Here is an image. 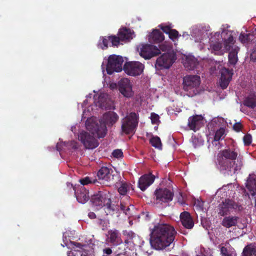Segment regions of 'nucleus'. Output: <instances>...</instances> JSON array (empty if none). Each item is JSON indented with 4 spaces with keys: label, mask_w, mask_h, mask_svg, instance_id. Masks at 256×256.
<instances>
[{
    "label": "nucleus",
    "mask_w": 256,
    "mask_h": 256,
    "mask_svg": "<svg viewBox=\"0 0 256 256\" xmlns=\"http://www.w3.org/2000/svg\"><path fill=\"white\" fill-rule=\"evenodd\" d=\"M124 234L127 236L128 239L126 240L124 242L127 244L129 242V240H132L135 236V234L132 231H124Z\"/></svg>",
    "instance_id": "37998d69"
},
{
    "label": "nucleus",
    "mask_w": 256,
    "mask_h": 256,
    "mask_svg": "<svg viewBox=\"0 0 256 256\" xmlns=\"http://www.w3.org/2000/svg\"><path fill=\"white\" fill-rule=\"evenodd\" d=\"M184 64V67L188 70H194L198 64L197 59L193 56H188L186 58Z\"/></svg>",
    "instance_id": "393cba45"
},
{
    "label": "nucleus",
    "mask_w": 256,
    "mask_h": 256,
    "mask_svg": "<svg viewBox=\"0 0 256 256\" xmlns=\"http://www.w3.org/2000/svg\"><path fill=\"white\" fill-rule=\"evenodd\" d=\"M160 54V50L156 46L150 44H145L142 46L140 56L146 60H149Z\"/></svg>",
    "instance_id": "ddd939ff"
},
{
    "label": "nucleus",
    "mask_w": 256,
    "mask_h": 256,
    "mask_svg": "<svg viewBox=\"0 0 256 256\" xmlns=\"http://www.w3.org/2000/svg\"><path fill=\"white\" fill-rule=\"evenodd\" d=\"M88 216L90 219H94L96 218V215L94 212H90L88 214Z\"/></svg>",
    "instance_id": "6e6d98bb"
},
{
    "label": "nucleus",
    "mask_w": 256,
    "mask_h": 256,
    "mask_svg": "<svg viewBox=\"0 0 256 256\" xmlns=\"http://www.w3.org/2000/svg\"><path fill=\"white\" fill-rule=\"evenodd\" d=\"M113 170L111 168L107 166H102L98 172V182L106 186H110L114 182Z\"/></svg>",
    "instance_id": "0eeeda50"
},
{
    "label": "nucleus",
    "mask_w": 256,
    "mask_h": 256,
    "mask_svg": "<svg viewBox=\"0 0 256 256\" xmlns=\"http://www.w3.org/2000/svg\"><path fill=\"white\" fill-rule=\"evenodd\" d=\"M155 178V176L150 172L142 175L138 180V188L142 191H144L154 182Z\"/></svg>",
    "instance_id": "f3484780"
},
{
    "label": "nucleus",
    "mask_w": 256,
    "mask_h": 256,
    "mask_svg": "<svg viewBox=\"0 0 256 256\" xmlns=\"http://www.w3.org/2000/svg\"><path fill=\"white\" fill-rule=\"evenodd\" d=\"M238 219V217L236 216H226L222 219L221 224L226 228H230L236 226Z\"/></svg>",
    "instance_id": "4be33fe9"
},
{
    "label": "nucleus",
    "mask_w": 256,
    "mask_h": 256,
    "mask_svg": "<svg viewBox=\"0 0 256 256\" xmlns=\"http://www.w3.org/2000/svg\"><path fill=\"white\" fill-rule=\"evenodd\" d=\"M203 117L201 115H194L188 119V126L190 130L194 132L203 126Z\"/></svg>",
    "instance_id": "a211bd4d"
},
{
    "label": "nucleus",
    "mask_w": 256,
    "mask_h": 256,
    "mask_svg": "<svg viewBox=\"0 0 256 256\" xmlns=\"http://www.w3.org/2000/svg\"><path fill=\"white\" fill-rule=\"evenodd\" d=\"M88 254L86 252L80 250H73L68 252V256H87Z\"/></svg>",
    "instance_id": "58836bf2"
},
{
    "label": "nucleus",
    "mask_w": 256,
    "mask_h": 256,
    "mask_svg": "<svg viewBox=\"0 0 256 256\" xmlns=\"http://www.w3.org/2000/svg\"><path fill=\"white\" fill-rule=\"evenodd\" d=\"M109 41L110 40H108V36L107 38L102 37L99 41L98 46L103 50L106 49L108 48Z\"/></svg>",
    "instance_id": "c9c22d12"
},
{
    "label": "nucleus",
    "mask_w": 256,
    "mask_h": 256,
    "mask_svg": "<svg viewBox=\"0 0 256 256\" xmlns=\"http://www.w3.org/2000/svg\"><path fill=\"white\" fill-rule=\"evenodd\" d=\"M56 148H57V150H59V149L58 148V145L56 146Z\"/></svg>",
    "instance_id": "e2e57ef3"
},
{
    "label": "nucleus",
    "mask_w": 256,
    "mask_h": 256,
    "mask_svg": "<svg viewBox=\"0 0 256 256\" xmlns=\"http://www.w3.org/2000/svg\"><path fill=\"white\" fill-rule=\"evenodd\" d=\"M242 128V125L240 122H236L233 126V128L236 132H240Z\"/></svg>",
    "instance_id": "3c124183"
},
{
    "label": "nucleus",
    "mask_w": 256,
    "mask_h": 256,
    "mask_svg": "<svg viewBox=\"0 0 256 256\" xmlns=\"http://www.w3.org/2000/svg\"><path fill=\"white\" fill-rule=\"evenodd\" d=\"M150 142L152 146L158 149H162V144L160 138L158 136H152L150 140Z\"/></svg>",
    "instance_id": "2f4dec72"
},
{
    "label": "nucleus",
    "mask_w": 256,
    "mask_h": 256,
    "mask_svg": "<svg viewBox=\"0 0 256 256\" xmlns=\"http://www.w3.org/2000/svg\"><path fill=\"white\" fill-rule=\"evenodd\" d=\"M150 119H151L152 123V124H157L158 123V122H160L159 116L158 114H155L154 112H152L151 114Z\"/></svg>",
    "instance_id": "a18cd8bd"
},
{
    "label": "nucleus",
    "mask_w": 256,
    "mask_h": 256,
    "mask_svg": "<svg viewBox=\"0 0 256 256\" xmlns=\"http://www.w3.org/2000/svg\"><path fill=\"white\" fill-rule=\"evenodd\" d=\"M90 202L94 206L100 208L105 206L106 214H113L114 212V205H112L110 194L109 192L100 191L92 196Z\"/></svg>",
    "instance_id": "20e7f679"
},
{
    "label": "nucleus",
    "mask_w": 256,
    "mask_h": 256,
    "mask_svg": "<svg viewBox=\"0 0 256 256\" xmlns=\"http://www.w3.org/2000/svg\"><path fill=\"white\" fill-rule=\"evenodd\" d=\"M247 188L252 195L256 194V176H250L246 184Z\"/></svg>",
    "instance_id": "b1692460"
},
{
    "label": "nucleus",
    "mask_w": 256,
    "mask_h": 256,
    "mask_svg": "<svg viewBox=\"0 0 256 256\" xmlns=\"http://www.w3.org/2000/svg\"><path fill=\"white\" fill-rule=\"evenodd\" d=\"M72 148L74 150L77 149L78 148V144H77L76 142H73Z\"/></svg>",
    "instance_id": "4d7b16f0"
},
{
    "label": "nucleus",
    "mask_w": 256,
    "mask_h": 256,
    "mask_svg": "<svg viewBox=\"0 0 256 256\" xmlns=\"http://www.w3.org/2000/svg\"><path fill=\"white\" fill-rule=\"evenodd\" d=\"M150 230V244L156 250H163L170 246L177 234L173 226L160 220H156Z\"/></svg>",
    "instance_id": "f257e3e1"
},
{
    "label": "nucleus",
    "mask_w": 256,
    "mask_h": 256,
    "mask_svg": "<svg viewBox=\"0 0 256 256\" xmlns=\"http://www.w3.org/2000/svg\"><path fill=\"white\" fill-rule=\"evenodd\" d=\"M75 196L78 202L81 204H85L90 199L88 190L84 186H79L74 190Z\"/></svg>",
    "instance_id": "6ab92c4d"
},
{
    "label": "nucleus",
    "mask_w": 256,
    "mask_h": 256,
    "mask_svg": "<svg viewBox=\"0 0 256 256\" xmlns=\"http://www.w3.org/2000/svg\"><path fill=\"white\" fill-rule=\"evenodd\" d=\"M168 34L170 38L172 41H175L178 36H180L178 31L175 29H172Z\"/></svg>",
    "instance_id": "a19ab883"
},
{
    "label": "nucleus",
    "mask_w": 256,
    "mask_h": 256,
    "mask_svg": "<svg viewBox=\"0 0 256 256\" xmlns=\"http://www.w3.org/2000/svg\"><path fill=\"white\" fill-rule=\"evenodd\" d=\"M108 40H110V42L112 43V46H118L119 45L120 42L121 40V39L120 38L119 36H109Z\"/></svg>",
    "instance_id": "e433bc0d"
},
{
    "label": "nucleus",
    "mask_w": 256,
    "mask_h": 256,
    "mask_svg": "<svg viewBox=\"0 0 256 256\" xmlns=\"http://www.w3.org/2000/svg\"><path fill=\"white\" fill-rule=\"evenodd\" d=\"M154 195L156 198V202L162 204L168 203L172 201L174 194L170 190L164 188H160L156 190Z\"/></svg>",
    "instance_id": "f8f14e48"
},
{
    "label": "nucleus",
    "mask_w": 256,
    "mask_h": 256,
    "mask_svg": "<svg viewBox=\"0 0 256 256\" xmlns=\"http://www.w3.org/2000/svg\"><path fill=\"white\" fill-rule=\"evenodd\" d=\"M176 59V56L174 53H164L157 58L156 66L160 69L168 68L174 62Z\"/></svg>",
    "instance_id": "9b49d317"
},
{
    "label": "nucleus",
    "mask_w": 256,
    "mask_h": 256,
    "mask_svg": "<svg viewBox=\"0 0 256 256\" xmlns=\"http://www.w3.org/2000/svg\"><path fill=\"white\" fill-rule=\"evenodd\" d=\"M160 28L166 34H168L170 30H172V26L170 25L163 26L160 24L159 26Z\"/></svg>",
    "instance_id": "49530a36"
},
{
    "label": "nucleus",
    "mask_w": 256,
    "mask_h": 256,
    "mask_svg": "<svg viewBox=\"0 0 256 256\" xmlns=\"http://www.w3.org/2000/svg\"><path fill=\"white\" fill-rule=\"evenodd\" d=\"M122 132L126 134L135 133L139 122L138 114L130 112L122 120Z\"/></svg>",
    "instance_id": "39448f33"
},
{
    "label": "nucleus",
    "mask_w": 256,
    "mask_h": 256,
    "mask_svg": "<svg viewBox=\"0 0 256 256\" xmlns=\"http://www.w3.org/2000/svg\"><path fill=\"white\" fill-rule=\"evenodd\" d=\"M124 60L122 56L112 55L109 56L106 65V72L108 74H112L114 72H120L122 70V65Z\"/></svg>",
    "instance_id": "6e6552de"
},
{
    "label": "nucleus",
    "mask_w": 256,
    "mask_h": 256,
    "mask_svg": "<svg viewBox=\"0 0 256 256\" xmlns=\"http://www.w3.org/2000/svg\"><path fill=\"white\" fill-rule=\"evenodd\" d=\"M126 245H124V246H120V247H118V249L119 250H122L121 252H120L118 255V256H120V255H121V254H123L125 256H128L129 254H128V251L126 250Z\"/></svg>",
    "instance_id": "8fccbe9b"
},
{
    "label": "nucleus",
    "mask_w": 256,
    "mask_h": 256,
    "mask_svg": "<svg viewBox=\"0 0 256 256\" xmlns=\"http://www.w3.org/2000/svg\"><path fill=\"white\" fill-rule=\"evenodd\" d=\"M134 32L126 28H120L118 32V36L121 39V41L125 40H130L132 38V35Z\"/></svg>",
    "instance_id": "5701e85b"
},
{
    "label": "nucleus",
    "mask_w": 256,
    "mask_h": 256,
    "mask_svg": "<svg viewBox=\"0 0 256 256\" xmlns=\"http://www.w3.org/2000/svg\"><path fill=\"white\" fill-rule=\"evenodd\" d=\"M100 97H101V96H99V99H100Z\"/></svg>",
    "instance_id": "0e129e2a"
},
{
    "label": "nucleus",
    "mask_w": 256,
    "mask_h": 256,
    "mask_svg": "<svg viewBox=\"0 0 256 256\" xmlns=\"http://www.w3.org/2000/svg\"><path fill=\"white\" fill-rule=\"evenodd\" d=\"M160 50H162L163 52L166 51L169 48L166 45H160Z\"/></svg>",
    "instance_id": "5fc2aeb1"
},
{
    "label": "nucleus",
    "mask_w": 256,
    "mask_h": 256,
    "mask_svg": "<svg viewBox=\"0 0 256 256\" xmlns=\"http://www.w3.org/2000/svg\"><path fill=\"white\" fill-rule=\"evenodd\" d=\"M106 242L113 246L121 244L122 240L121 238L120 233L116 229L108 230L106 234Z\"/></svg>",
    "instance_id": "2eb2a0df"
},
{
    "label": "nucleus",
    "mask_w": 256,
    "mask_h": 256,
    "mask_svg": "<svg viewBox=\"0 0 256 256\" xmlns=\"http://www.w3.org/2000/svg\"><path fill=\"white\" fill-rule=\"evenodd\" d=\"M224 48L226 50L230 51L234 44V40L232 36L230 34L227 38H224Z\"/></svg>",
    "instance_id": "c756f323"
},
{
    "label": "nucleus",
    "mask_w": 256,
    "mask_h": 256,
    "mask_svg": "<svg viewBox=\"0 0 256 256\" xmlns=\"http://www.w3.org/2000/svg\"><path fill=\"white\" fill-rule=\"evenodd\" d=\"M225 133V129L224 128H220L218 130L214 136V142L219 141L222 137L224 135Z\"/></svg>",
    "instance_id": "f704fd0d"
},
{
    "label": "nucleus",
    "mask_w": 256,
    "mask_h": 256,
    "mask_svg": "<svg viewBox=\"0 0 256 256\" xmlns=\"http://www.w3.org/2000/svg\"><path fill=\"white\" fill-rule=\"evenodd\" d=\"M221 76L228 78H232L233 74L232 70H230L228 68H224L221 70Z\"/></svg>",
    "instance_id": "4c0bfd02"
},
{
    "label": "nucleus",
    "mask_w": 256,
    "mask_h": 256,
    "mask_svg": "<svg viewBox=\"0 0 256 256\" xmlns=\"http://www.w3.org/2000/svg\"><path fill=\"white\" fill-rule=\"evenodd\" d=\"M252 59H254V61H256V46L254 48V51L251 54Z\"/></svg>",
    "instance_id": "864d4df0"
},
{
    "label": "nucleus",
    "mask_w": 256,
    "mask_h": 256,
    "mask_svg": "<svg viewBox=\"0 0 256 256\" xmlns=\"http://www.w3.org/2000/svg\"><path fill=\"white\" fill-rule=\"evenodd\" d=\"M79 182L82 185V186H84L88 185V184H96L98 182V180L96 178H92L86 176L83 178L80 179Z\"/></svg>",
    "instance_id": "473e14b6"
},
{
    "label": "nucleus",
    "mask_w": 256,
    "mask_h": 256,
    "mask_svg": "<svg viewBox=\"0 0 256 256\" xmlns=\"http://www.w3.org/2000/svg\"><path fill=\"white\" fill-rule=\"evenodd\" d=\"M242 209V207L240 204L232 199L226 198L219 204L218 214L224 216L230 214L233 210L240 211Z\"/></svg>",
    "instance_id": "423d86ee"
},
{
    "label": "nucleus",
    "mask_w": 256,
    "mask_h": 256,
    "mask_svg": "<svg viewBox=\"0 0 256 256\" xmlns=\"http://www.w3.org/2000/svg\"><path fill=\"white\" fill-rule=\"evenodd\" d=\"M92 134L86 132H82L78 135L79 140L84 144L86 149H94L98 146V140L94 138V135L97 136L96 134Z\"/></svg>",
    "instance_id": "1a4fd4ad"
},
{
    "label": "nucleus",
    "mask_w": 256,
    "mask_h": 256,
    "mask_svg": "<svg viewBox=\"0 0 256 256\" xmlns=\"http://www.w3.org/2000/svg\"><path fill=\"white\" fill-rule=\"evenodd\" d=\"M130 205V203L129 202H124V200H121L120 204V208L123 211V212L126 214H129V211L130 208H129V206Z\"/></svg>",
    "instance_id": "72a5a7b5"
},
{
    "label": "nucleus",
    "mask_w": 256,
    "mask_h": 256,
    "mask_svg": "<svg viewBox=\"0 0 256 256\" xmlns=\"http://www.w3.org/2000/svg\"><path fill=\"white\" fill-rule=\"evenodd\" d=\"M178 202L181 205H183L184 204L182 198V200L179 199L178 200Z\"/></svg>",
    "instance_id": "bf43d9fd"
},
{
    "label": "nucleus",
    "mask_w": 256,
    "mask_h": 256,
    "mask_svg": "<svg viewBox=\"0 0 256 256\" xmlns=\"http://www.w3.org/2000/svg\"><path fill=\"white\" fill-rule=\"evenodd\" d=\"M112 154L114 157L116 158H120L123 156V153L120 150H115L113 151Z\"/></svg>",
    "instance_id": "09e8293b"
},
{
    "label": "nucleus",
    "mask_w": 256,
    "mask_h": 256,
    "mask_svg": "<svg viewBox=\"0 0 256 256\" xmlns=\"http://www.w3.org/2000/svg\"><path fill=\"white\" fill-rule=\"evenodd\" d=\"M243 156L235 148H228L220 151L217 156V162L223 170L236 173L243 166Z\"/></svg>",
    "instance_id": "f03ea898"
},
{
    "label": "nucleus",
    "mask_w": 256,
    "mask_h": 256,
    "mask_svg": "<svg viewBox=\"0 0 256 256\" xmlns=\"http://www.w3.org/2000/svg\"><path fill=\"white\" fill-rule=\"evenodd\" d=\"M118 90L124 96L130 98L132 96V86L130 80L127 78H123L118 82Z\"/></svg>",
    "instance_id": "dca6fc26"
},
{
    "label": "nucleus",
    "mask_w": 256,
    "mask_h": 256,
    "mask_svg": "<svg viewBox=\"0 0 256 256\" xmlns=\"http://www.w3.org/2000/svg\"><path fill=\"white\" fill-rule=\"evenodd\" d=\"M232 78H224V76H220V86L222 89H226L229 84Z\"/></svg>",
    "instance_id": "ea45409f"
},
{
    "label": "nucleus",
    "mask_w": 256,
    "mask_h": 256,
    "mask_svg": "<svg viewBox=\"0 0 256 256\" xmlns=\"http://www.w3.org/2000/svg\"><path fill=\"white\" fill-rule=\"evenodd\" d=\"M220 252L222 256H232V252L225 246H222L220 248Z\"/></svg>",
    "instance_id": "c03bdc74"
},
{
    "label": "nucleus",
    "mask_w": 256,
    "mask_h": 256,
    "mask_svg": "<svg viewBox=\"0 0 256 256\" xmlns=\"http://www.w3.org/2000/svg\"><path fill=\"white\" fill-rule=\"evenodd\" d=\"M112 254V250L110 248L103 249V256H108Z\"/></svg>",
    "instance_id": "603ef678"
},
{
    "label": "nucleus",
    "mask_w": 256,
    "mask_h": 256,
    "mask_svg": "<svg viewBox=\"0 0 256 256\" xmlns=\"http://www.w3.org/2000/svg\"><path fill=\"white\" fill-rule=\"evenodd\" d=\"M255 38V36L250 33H241L239 36V40L242 44L253 42Z\"/></svg>",
    "instance_id": "cd10ccee"
},
{
    "label": "nucleus",
    "mask_w": 256,
    "mask_h": 256,
    "mask_svg": "<svg viewBox=\"0 0 256 256\" xmlns=\"http://www.w3.org/2000/svg\"><path fill=\"white\" fill-rule=\"evenodd\" d=\"M252 136L249 134H246L243 138L244 142L246 146H249L252 142Z\"/></svg>",
    "instance_id": "de8ad7c7"
},
{
    "label": "nucleus",
    "mask_w": 256,
    "mask_h": 256,
    "mask_svg": "<svg viewBox=\"0 0 256 256\" xmlns=\"http://www.w3.org/2000/svg\"><path fill=\"white\" fill-rule=\"evenodd\" d=\"M238 48H232L228 54V62L230 64L235 65L238 62Z\"/></svg>",
    "instance_id": "c85d7f7f"
},
{
    "label": "nucleus",
    "mask_w": 256,
    "mask_h": 256,
    "mask_svg": "<svg viewBox=\"0 0 256 256\" xmlns=\"http://www.w3.org/2000/svg\"><path fill=\"white\" fill-rule=\"evenodd\" d=\"M126 199L127 200H129V198H130V196H126Z\"/></svg>",
    "instance_id": "680f3d73"
},
{
    "label": "nucleus",
    "mask_w": 256,
    "mask_h": 256,
    "mask_svg": "<svg viewBox=\"0 0 256 256\" xmlns=\"http://www.w3.org/2000/svg\"><path fill=\"white\" fill-rule=\"evenodd\" d=\"M200 83V77L197 75H188L184 78L183 85L185 91L196 88Z\"/></svg>",
    "instance_id": "4468645a"
},
{
    "label": "nucleus",
    "mask_w": 256,
    "mask_h": 256,
    "mask_svg": "<svg viewBox=\"0 0 256 256\" xmlns=\"http://www.w3.org/2000/svg\"><path fill=\"white\" fill-rule=\"evenodd\" d=\"M102 118L104 122L100 121L97 122L88 120L86 122L87 130L96 134L98 138L105 136L107 132L106 125L108 126H112L118 120L119 116L115 112L110 111L103 114Z\"/></svg>",
    "instance_id": "7ed1b4c3"
},
{
    "label": "nucleus",
    "mask_w": 256,
    "mask_h": 256,
    "mask_svg": "<svg viewBox=\"0 0 256 256\" xmlns=\"http://www.w3.org/2000/svg\"><path fill=\"white\" fill-rule=\"evenodd\" d=\"M242 256H256V246L250 244L246 246L243 249Z\"/></svg>",
    "instance_id": "a878e982"
},
{
    "label": "nucleus",
    "mask_w": 256,
    "mask_h": 256,
    "mask_svg": "<svg viewBox=\"0 0 256 256\" xmlns=\"http://www.w3.org/2000/svg\"><path fill=\"white\" fill-rule=\"evenodd\" d=\"M131 185L126 182L122 183L118 188V192L121 195H126L130 191Z\"/></svg>",
    "instance_id": "7c9ffc66"
},
{
    "label": "nucleus",
    "mask_w": 256,
    "mask_h": 256,
    "mask_svg": "<svg viewBox=\"0 0 256 256\" xmlns=\"http://www.w3.org/2000/svg\"><path fill=\"white\" fill-rule=\"evenodd\" d=\"M164 36L159 30H154L149 35L148 40L152 43L158 44L162 42Z\"/></svg>",
    "instance_id": "412c9836"
},
{
    "label": "nucleus",
    "mask_w": 256,
    "mask_h": 256,
    "mask_svg": "<svg viewBox=\"0 0 256 256\" xmlns=\"http://www.w3.org/2000/svg\"><path fill=\"white\" fill-rule=\"evenodd\" d=\"M188 36V33H187V32H184V34H182V36Z\"/></svg>",
    "instance_id": "052dcab7"
},
{
    "label": "nucleus",
    "mask_w": 256,
    "mask_h": 256,
    "mask_svg": "<svg viewBox=\"0 0 256 256\" xmlns=\"http://www.w3.org/2000/svg\"><path fill=\"white\" fill-rule=\"evenodd\" d=\"M244 104L251 108L256 107V96L250 95L244 101Z\"/></svg>",
    "instance_id": "bb28decb"
},
{
    "label": "nucleus",
    "mask_w": 256,
    "mask_h": 256,
    "mask_svg": "<svg viewBox=\"0 0 256 256\" xmlns=\"http://www.w3.org/2000/svg\"><path fill=\"white\" fill-rule=\"evenodd\" d=\"M76 247L80 248V249L82 248V247L84 246V245H82L80 244V243H76L74 244Z\"/></svg>",
    "instance_id": "13d9d810"
},
{
    "label": "nucleus",
    "mask_w": 256,
    "mask_h": 256,
    "mask_svg": "<svg viewBox=\"0 0 256 256\" xmlns=\"http://www.w3.org/2000/svg\"><path fill=\"white\" fill-rule=\"evenodd\" d=\"M87 256H88V255Z\"/></svg>",
    "instance_id": "69168bd1"
},
{
    "label": "nucleus",
    "mask_w": 256,
    "mask_h": 256,
    "mask_svg": "<svg viewBox=\"0 0 256 256\" xmlns=\"http://www.w3.org/2000/svg\"><path fill=\"white\" fill-rule=\"evenodd\" d=\"M180 220L182 225L187 229H192L194 226V222L190 214L186 211L180 214Z\"/></svg>",
    "instance_id": "aec40b11"
},
{
    "label": "nucleus",
    "mask_w": 256,
    "mask_h": 256,
    "mask_svg": "<svg viewBox=\"0 0 256 256\" xmlns=\"http://www.w3.org/2000/svg\"><path fill=\"white\" fill-rule=\"evenodd\" d=\"M144 68V65L138 62H129L124 64L123 69L128 75L136 76L142 74Z\"/></svg>",
    "instance_id": "9d476101"
},
{
    "label": "nucleus",
    "mask_w": 256,
    "mask_h": 256,
    "mask_svg": "<svg viewBox=\"0 0 256 256\" xmlns=\"http://www.w3.org/2000/svg\"><path fill=\"white\" fill-rule=\"evenodd\" d=\"M210 46L214 51H218L222 48V44L220 42H210Z\"/></svg>",
    "instance_id": "79ce46f5"
}]
</instances>
